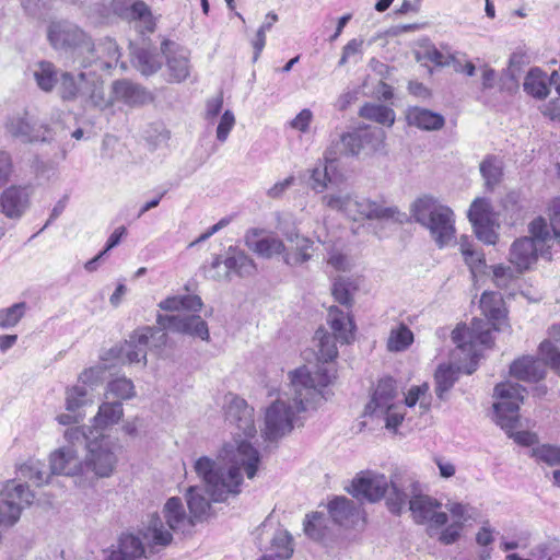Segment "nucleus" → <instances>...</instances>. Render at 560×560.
Here are the masks:
<instances>
[{"label": "nucleus", "instance_id": "1", "mask_svg": "<svg viewBox=\"0 0 560 560\" xmlns=\"http://www.w3.org/2000/svg\"><path fill=\"white\" fill-rule=\"evenodd\" d=\"M225 420L234 427L233 440L220 454L223 466L207 456L199 457L194 465L197 476L203 481L206 492L212 501L222 502L241 492L242 470L248 479L256 476L260 454L248 441L255 438L254 409L246 400L229 394L225 396Z\"/></svg>", "mask_w": 560, "mask_h": 560}, {"label": "nucleus", "instance_id": "2", "mask_svg": "<svg viewBox=\"0 0 560 560\" xmlns=\"http://www.w3.org/2000/svg\"><path fill=\"white\" fill-rule=\"evenodd\" d=\"M289 392L282 393L266 409L264 435L268 441H277L289 434L302 412L316 409L326 400L323 389L336 377L335 372L325 365L315 371L301 366L289 374Z\"/></svg>", "mask_w": 560, "mask_h": 560}, {"label": "nucleus", "instance_id": "3", "mask_svg": "<svg viewBox=\"0 0 560 560\" xmlns=\"http://www.w3.org/2000/svg\"><path fill=\"white\" fill-rule=\"evenodd\" d=\"M392 489L386 506L394 515H400L407 506L417 524L428 525L430 536L444 527L448 521L445 512L440 511L441 503L422 493V486L413 472L395 470L390 475Z\"/></svg>", "mask_w": 560, "mask_h": 560}, {"label": "nucleus", "instance_id": "4", "mask_svg": "<svg viewBox=\"0 0 560 560\" xmlns=\"http://www.w3.org/2000/svg\"><path fill=\"white\" fill-rule=\"evenodd\" d=\"M480 308L486 319L472 318L470 326L458 325L452 332V339L457 348L474 361L478 358V346L491 347V329H498L494 322L503 319L506 314L503 298L498 292H483Z\"/></svg>", "mask_w": 560, "mask_h": 560}, {"label": "nucleus", "instance_id": "5", "mask_svg": "<svg viewBox=\"0 0 560 560\" xmlns=\"http://www.w3.org/2000/svg\"><path fill=\"white\" fill-rule=\"evenodd\" d=\"M415 222L425 228L436 246L442 249L455 241V213L431 195H422L410 205Z\"/></svg>", "mask_w": 560, "mask_h": 560}, {"label": "nucleus", "instance_id": "6", "mask_svg": "<svg viewBox=\"0 0 560 560\" xmlns=\"http://www.w3.org/2000/svg\"><path fill=\"white\" fill-rule=\"evenodd\" d=\"M322 202L331 210L340 211L348 218L357 220H383L402 222L405 213L396 206L388 205L384 200H371L360 198L349 192L328 194L322 197Z\"/></svg>", "mask_w": 560, "mask_h": 560}, {"label": "nucleus", "instance_id": "7", "mask_svg": "<svg viewBox=\"0 0 560 560\" xmlns=\"http://www.w3.org/2000/svg\"><path fill=\"white\" fill-rule=\"evenodd\" d=\"M524 387L514 383H501L494 388L498 401L493 405L497 423L505 430L510 438L523 446H532L537 442V435L529 431L513 430L518 422V409L523 402Z\"/></svg>", "mask_w": 560, "mask_h": 560}, {"label": "nucleus", "instance_id": "8", "mask_svg": "<svg viewBox=\"0 0 560 560\" xmlns=\"http://www.w3.org/2000/svg\"><path fill=\"white\" fill-rule=\"evenodd\" d=\"M158 327L140 328V342H145L150 350L159 351L167 342L166 330L209 340L207 323L199 315H158Z\"/></svg>", "mask_w": 560, "mask_h": 560}, {"label": "nucleus", "instance_id": "9", "mask_svg": "<svg viewBox=\"0 0 560 560\" xmlns=\"http://www.w3.org/2000/svg\"><path fill=\"white\" fill-rule=\"evenodd\" d=\"M47 38L54 49L70 54L83 67H88L100 59L95 55V46L92 38L71 22L57 21L50 23Z\"/></svg>", "mask_w": 560, "mask_h": 560}, {"label": "nucleus", "instance_id": "10", "mask_svg": "<svg viewBox=\"0 0 560 560\" xmlns=\"http://www.w3.org/2000/svg\"><path fill=\"white\" fill-rule=\"evenodd\" d=\"M86 455L83 460V485L92 483L98 478H108L115 470L118 462L117 445L105 434L93 435L92 429H86Z\"/></svg>", "mask_w": 560, "mask_h": 560}, {"label": "nucleus", "instance_id": "11", "mask_svg": "<svg viewBox=\"0 0 560 560\" xmlns=\"http://www.w3.org/2000/svg\"><path fill=\"white\" fill-rule=\"evenodd\" d=\"M163 520L159 515H152L143 533L144 538L154 546H167L173 540L172 532H186L194 526V520L187 515L182 500L177 497L170 498L163 508Z\"/></svg>", "mask_w": 560, "mask_h": 560}, {"label": "nucleus", "instance_id": "12", "mask_svg": "<svg viewBox=\"0 0 560 560\" xmlns=\"http://www.w3.org/2000/svg\"><path fill=\"white\" fill-rule=\"evenodd\" d=\"M530 237L516 240L510 249V261L518 272L536 262L538 255H546L552 242L551 231L545 219L537 218L529 224Z\"/></svg>", "mask_w": 560, "mask_h": 560}, {"label": "nucleus", "instance_id": "13", "mask_svg": "<svg viewBox=\"0 0 560 560\" xmlns=\"http://www.w3.org/2000/svg\"><path fill=\"white\" fill-rule=\"evenodd\" d=\"M63 438L67 444L49 455L50 474L75 477L79 478V485H83V460L79 456V448L86 439V428H69Z\"/></svg>", "mask_w": 560, "mask_h": 560}, {"label": "nucleus", "instance_id": "14", "mask_svg": "<svg viewBox=\"0 0 560 560\" xmlns=\"http://www.w3.org/2000/svg\"><path fill=\"white\" fill-rule=\"evenodd\" d=\"M327 324L332 330L330 336L325 329L319 328L315 332V339L318 341V360L327 363L338 355L336 340L340 343H350L354 339L355 325L349 312H345L337 306L328 310Z\"/></svg>", "mask_w": 560, "mask_h": 560}, {"label": "nucleus", "instance_id": "15", "mask_svg": "<svg viewBox=\"0 0 560 560\" xmlns=\"http://www.w3.org/2000/svg\"><path fill=\"white\" fill-rule=\"evenodd\" d=\"M402 409L397 399L396 382L392 377H385L378 381L364 412L383 420L386 429L396 431L405 418Z\"/></svg>", "mask_w": 560, "mask_h": 560}, {"label": "nucleus", "instance_id": "16", "mask_svg": "<svg viewBox=\"0 0 560 560\" xmlns=\"http://www.w3.org/2000/svg\"><path fill=\"white\" fill-rule=\"evenodd\" d=\"M35 494L23 482L8 480L0 490V540L2 532L14 526L25 508L33 504Z\"/></svg>", "mask_w": 560, "mask_h": 560}, {"label": "nucleus", "instance_id": "17", "mask_svg": "<svg viewBox=\"0 0 560 560\" xmlns=\"http://www.w3.org/2000/svg\"><path fill=\"white\" fill-rule=\"evenodd\" d=\"M4 127L11 137L19 139L23 143L50 142L65 131L60 124L49 127L37 122L27 112L10 116Z\"/></svg>", "mask_w": 560, "mask_h": 560}, {"label": "nucleus", "instance_id": "18", "mask_svg": "<svg viewBox=\"0 0 560 560\" xmlns=\"http://www.w3.org/2000/svg\"><path fill=\"white\" fill-rule=\"evenodd\" d=\"M257 271L255 261L243 250L230 246L224 255L215 256L205 268L206 277L215 281L230 280L231 275L250 277Z\"/></svg>", "mask_w": 560, "mask_h": 560}, {"label": "nucleus", "instance_id": "19", "mask_svg": "<svg viewBox=\"0 0 560 560\" xmlns=\"http://www.w3.org/2000/svg\"><path fill=\"white\" fill-rule=\"evenodd\" d=\"M392 489L390 478L384 474L366 470L361 471L353 478L348 492L359 500H366L369 502H377L388 497Z\"/></svg>", "mask_w": 560, "mask_h": 560}, {"label": "nucleus", "instance_id": "20", "mask_svg": "<svg viewBox=\"0 0 560 560\" xmlns=\"http://www.w3.org/2000/svg\"><path fill=\"white\" fill-rule=\"evenodd\" d=\"M279 230L285 243V250H283V262L285 265L298 267L313 258L315 252L313 240L301 234L296 226H287L280 223Z\"/></svg>", "mask_w": 560, "mask_h": 560}, {"label": "nucleus", "instance_id": "21", "mask_svg": "<svg viewBox=\"0 0 560 560\" xmlns=\"http://www.w3.org/2000/svg\"><path fill=\"white\" fill-rule=\"evenodd\" d=\"M468 219L479 241L487 245H494L497 243L495 218L488 199H475L468 210Z\"/></svg>", "mask_w": 560, "mask_h": 560}, {"label": "nucleus", "instance_id": "22", "mask_svg": "<svg viewBox=\"0 0 560 560\" xmlns=\"http://www.w3.org/2000/svg\"><path fill=\"white\" fill-rule=\"evenodd\" d=\"M161 50L165 56L168 81L180 83L191 72L190 51L174 42L163 40Z\"/></svg>", "mask_w": 560, "mask_h": 560}, {"label": "nucleus", "instance_id": "23", "mask_svg": "<svg viewBox=\"0 0 560 560\" xmlns=\"http://www.w3.org/2000/svg\"><path fill=\"white\" fill-rule=\"evenodd\" d=\"M329 514L335 523L346 528L363 527L365 514L362 508L346 497H336L328 504Z\"/></svg>", "mask_w": 560, "mask_h": 560}, {"label": "nucleus", "instance_id": "24", "mask_svg": "<svg viewBox=\"0 0 560 560\" xmlns=\"http://www.w3.org/2000/svg\"><path fill=\"white\" fill-rule=\"evenodd\" d=\"M80 79L84 82L81 98L101 110L114 105L113 90L106 93L104 81L100 75L92 72H80Z\"/></svg>", "mask_w": 560, "mask_h": 560}, {"label": "nucleus", "instance_id": "25", "mask_svg": "<svg viewBox=\"0 0 560 560\" xmlns=\"http://www.w3.org/2000/svg\"><path fill=\"white\" fill-rule=\"evenodd\" d=\"M31 205V190L27 187L11 186L0 195L2 213L9 219H20Z\"/></svg>", "mask_w": 560, "mask_h": 560}, {"label": "nucleus", "instance_id": "26", "mask_svg": "<svg viewBox=\"0 0 560 560\" xmlns=\"http://www.w3.org/2000/svg\"><path fill=\"white\" fill-rule=\"evenodd\" d=\"M114 104L121 102L128 106L144 105L153 100L152 94L129 80H117L113 83Z\"/></svg>", "mask_w": 560, "mask_h": 560}, {"label": "nucleus", "instance_id": "27", "mask_svg": "<svg viewBox=\"0 0 560 560\" xmlns=\"http://www.w3.org/2000/svg\"><path fill=\"white\" fill-rule=\"evenodd\" d=\"M258 236L259 231L256 229L247 232L245 235V245L252 252L262 258H271L277 255H281L283 258V250H285L284 241L276 235H268L261 238H258Z\"/></svg>", "mask_w": 560, "mask_h": 560}, {"label": "nucleus", "instance_id": "28", "mask_svg": "<svg viewBox=\"0 0 560 560\" xmlns=\"http://www.w3.org/2000/svg\"><path fill=\"white\" fill-rule=\"evenodd\" d=\"M510 373L521 381L538 382L544 378L546 370L545 364L540 360L523 357L511 364Z\"/></svg>", "mask_w": 560, "mask_h": 560}, {"label": "nucleus", "instance_id": "29", "mask_svg": "<svg viewBox=\"0 0 560 560\" xmlns=\"http://www.w3.org/2000/svg\"><path fill=\"white\" fill-rule=\"evenodd\" d=\"M407 121L410 126L423 130H440L445 124V119L441 114L421 107L409 108Z\"/></svg>", "mask_w": 560, "mask_h": 560}, {"label": "nucleus", "instance_id": "30", "mask_svg": "<svg viewBox=\"0 0 560 560\" xmlns=\"http://www.w3.org/2000/svg\"><path fill=\"white\" fill-rule=\"evenodd\" d=\"M124 417V408L120 401H104L100 405L97 413L93 418L94 430L96 434L98 430L106 429L117 424Z\"/></svg>", "mask_w": 560, "mask_h": 560}, {"label": "nucleus", "instance_id": "31", "mask_svg": "<svg viewBox=\"0 0 560 560\" xmlns=\"http://www.w3.org/2000/svg\"><path fill=\"white\" fill-rule=\"evenodd\" d=\"M37 86L44 92H51L58 85L60 71L50 61H38L31 68Z\"/></svg>", "mask_w": 560, "mask_h": 560}, {"label": "nucleus", "instance_id": "32", "mask_svg": "<svg viewBox=\"0 0 560 560\" xmlns=\"http://www.w3.org/2000/svg\"><path fill=\"white\" fill-rule=\"evenodd\" d=\"M550 75L548 77L541 69L533 68L526 74L523 88L524 91L538 100L546 98L549 94Z\"/></svg>", "mask_w": 560, "mask_h": 560}, {"label": "nucleus", "instance_id": "33", "mask_svg": "<svg viewBox=\"0 0 560 560\" xmlns=\"http://www.w3.org/2000/svg\"><path fill=\"white\" fill-rule=\"evenodd\" d=\"M149 347L145 342H140V330H136L119 350V358L127 363H147V352Z\"/></svg>", "mask_w": 560, "mask_h": 560}, {"label": "nucleus", "instance_id": "34", "mask_svg": "<svg viewBox=\"0 0 560 560\" xmlns=\"http://www.w3.org/2000/svg\"><path fill=\"white\" fill-rule=\"evenodd\" d=\"M144 556L141 540L132 534H125L119 539L118 550L112 552L108 560H139Z\"/></svg>", "mask_w": 560, "mask_h": 560}, {"label": "nucleus", "instance_id": "35", "mask_svg": "<svg viewBox=\"0 0 560 560\" xmlns=\"http://www.w3.org/2000/svg\"><path fill=\"white\" fill-rule=\"evenodd\" d=\"M549 336V339L540 343L539 352L542 360L560 373V326H552Z\"/></svg>", "mask_w": 560, "mask_h": 560}, {"label": "nucleus", "instance_id": "36", "mask_svg": "<svg viewBox=\"0 0 560 560\" xmlns=\"http://www.w3.org/2000/svg\"><path fill=\"white\" fill-rule=\"evenodd\" d=\"M362 141L363 153L371 154L384 149L386 133L380 127H360L357 129Z\"/></svg>", "mask_w": 560, "mask_h": 560}, {"label": "nucleus", "instance_id": "37", "mask_svg": "<svg viewBox=\"0 0 560 560\" xmlns=\"http://www.w3.org/2000/svg\"><path fill=\"white\" fill-rule=\"evenodd\" d=\"M431 404L432 396L427 383L411 386L405 396V406L413 408L418 405L420 415L427 413L431 408Z\"/></svg>", "mask_w": 560, "mask_h": 560}, {"label": "nucleus", "instance_id": "38", "mask_svg": "<svg viewBox=\"0 0 560 560\" xmlns=\"http://www.w3.org/2000/svg\"><path fill=\"white\" fill-rule=\"evenodd\" d=\"M84 82L80 79V73L73 75L70 72H61L58 81V92L63 101H73L82 96Z\"/></svg>", "mask_w": 560, "mask_h": 560}, {"label": "nucleus", "instance_id": "39", "mask_svg": "<svg viewBox=\"0 0 560 560\" xmlns=\"http://www.w3.org/2000/svg\"><path fill=\"white\" fill-rule=\"evenodd\" d=\"M159 307L168 312L180 310L198 312L202 307V301L198 295H174L161 301Z\"/></svg>", "mask_w": 560, "mask_h": 560}, {"label": "nucleus", "instance_id": "40", "mask_svg": "<svg viewBox=\"0 0 560 560\" xmlns=\"http://www.w3.org/2000/svg\"><path fill=\"white\" fill-rule=\"evenodd\" d=\"M19 477L32 481L35 486L47 483L51 474L46 470L44 463L30 459L22 464L18 470Z\"/></svg>", "mask_w": 560, "mask_h": 560}, {"label": "nucleus", "instance_id": "41", "mask_svg": "<svg viewBox=\"0 0 560 560\" xmlns=\"http://www.w3.org/2000/svg\"><path fill=\"white\" fill-rule=\"evenodd\" d=\"M359 115L387 127H392L395 122L394 110L383 104L368 103L360 108Z\"/></svg>", "mask_w": 560, "mask_h": 560}, {"label": "nucleus", "instance_id": "42", "mask_svg": "<svg viewBox=\"0 0 560 560\" xmlns=\"http://www.w3.org/2000/svg\"><path fill=\"white\" fill-rule=\"evenodd\" d=\"M480 173L485 179L488 189H493L501 180L503 175L502 161L495 156L489 155L480 163Z\"/></svg>", "mask_w": 560, "mask_h": 560}, {"label": "nucleus", "instance_id": "43", "mask_svg": "<svg viewBox=\"0 0 560 560\" xmlns=\"http://www.w3.org/2000/svg\"><path fill=\"white\" fill-rule=\"evenodd\" d=\"M325 162H319L315 167L311 170V188L317 192L324 191L328 184L332 182L329 170L334 159L325 154Z\"/></svg>", "mask_w": 560, "mask_h": 560}, {"label": "nucleus", "instance_id": "44", "mask_svg": "<svg viewBox=\"0 0 560 560\" xmlns=\"http://www.w3.org/2000/svg\"><path fill=\"white\" fill-rule=\"evenodd\" d=\"M187 505L192 520H201L210 510V501L202 495L198 487H189L186 493Z\"/></svg>", "mask_w": 560, "mask_h": 560}, {"label": "nucleus", "instance_id": "45", "mask_svg": "<svg viewBox=\"0 0 560 560\" xmlns=\"http://www.w3.org/2000/svg\"><path fill=\"white\" fill-rule=\"evenodd\" d=\"M136 394L133 382L125 376L116 377L106 385V398L113 396L119 400H129L132 399Z\"/></svg>", "mask_w": 560, "mask_h": 560}, {"label": "nucleus", "instance_id": "46", "mask_svg": "<svg viewBox=\"0 0 560 560\" xmlns=\"http://www.w3.org/2000/svg\"><path fill=\"white\" fill-rule=\"evenodd\" d=\"M270 551L275 558L280 560H285L292 557L293 555V545H292V536L285 529L279 528L272 539L270 545Z\"/></svg>", "mask_w": 560, "mask_h": 560}, {"label": "nucleus", "instance_id": "47", "mask_svg": "<svg viewBox=\"0 0 560 560\" xmlns=\"http://www.w3.org/2000/svg\"><path fill=\"white\" fill-rule=\"evenodd\" d=\"M446 508L454 522L462 527L468 522H477L481 515L477 508L468 503L453 502L448 503Z\"/></svg>", "mask_w": 560, "mask_h": 560}, {"label": "nucleus", "instance_id": "48", "mask_svg": "<svg viewBox=\"0 0 560 560\" xmlns=\"http://www.w3.org/2000/svg\"><path fill=\"white\" fill-rule=\"evenodd\" d=\"M413 342V332L404 324L393 328L387 339V349L392 352L405 351Z\"/></svg>", "mask_w": 560, "mask_h": 560}, {"label": "nucleus", "instance_id": "49", "mask_svg": "<svg viewBox=\"0 0 560 560\" xmlns=\"http://www.w3.org/2000/svg\"><path fill=\"white\" fill-rule=\"evenodd\" d=\"M357 290V284L346 276H340L332 283V295L335 300L347 307H351L353 299L352 294Z\"/></svg>", "mask_w": 560, "mask_h": 560}, {"label": "nucleus", "instance_id": "50", "mask_svg": "<svg viewBox=\"0 0 560 560\" xmlns=\"http://www.w3.org/2000/svg\"><path fill=\"white\" fill-rule=\"evenodd\" d=\"M92 401L91 392L83 385L77 384L66 390V409L70 412H74Z\"/></svg>", "mask_w": 560, "mask_h": 560}, {"label": "nucleus", "instance_id": "51", "mask_svg": "<svg viewBox=\"0 0 560 560\" xmlns=\"http://www.w3.org/2000/svg\"><path fill=\"white\" fill-rule=\"evenodd\" d=\"M135 60L138 70L143 75H151L161 68L159 55L145 48L138 49L135 52Z\"/></svg>", "mask_w": 560, "mask_h": 560}, {"label": "nucleus", "instance_id": "52", "mask_svg": "<svg viewBox=\"0 0 560 560\" xmlns=\"http://www.w3.org/2000/svg\"><path fill=\"white\" fill-rule=\"evenodd\" d=\"M27 310L25 302L15 303L0 310V328L8 329L15 327L23 318Z\"/></svg>", "mask_w": 560, "mask_h": 560}, {"label": "nucleus", "instance_id": "53", "mask_svg": "<svg viewBox=\"0 0 560 560\" xmlns=\"http://www.w3.org/2000/svg\"><path fill=\"white\" fill-rule=\"evenodd\" d=\"M435 393L443 399L444 394L452 388L455 383L454 371L450 366L440 365L434 375Z\"/></svg>", "mask_w": 560, "mask_h": 560}, {"label": "nucleus", "instance_id": "54", "mask_svg": "<svg viewBox=\"0 0 560 560\" xmlns=\"http://www.w3.org/2000/svg\"><path fill=\"white\" fill-rule=\"evenodd\" d=\"M532 456L549 466L560 465V447L542 444L532 450Z\"/></svg>", "mask_w": 560, "mask_h": 560}, {"label": "nucleus", "instance_id": "55", "mask_svg": "<svg viewBox=\"0 0 560 560\" xmlns=\"http://www.w3.org/2000/svg\"><path fill=\"white\" fill-rule=\"evenodd\" d=\"M324 515L320 513H313L312 515H307L306 521L304 522V532L305 534L314 539L319 540L324 537Z\"/></svg>", "mask_w": 560, "mask_h": 560}, {"label": "nucleus", "instance_id": "56", "mask_svg": "<svg viewBox=\"0 0 560 560\" xmlns=\"http://www.w3.org/2000/svg\"><path fill=\"white\" fill-rule=\"evenodd\" d=\"M105 366H92L85 369L79 376V383L89 386L91 389L102 383L105 374Z\"/></svg>", "mask_w": 560, "mask_h": 560}, {"label": "nucleus", "instance_id": "57", "mask_svg": "<svg viewBox=\"0 0 560 560\" xmlns=\"http://www.w3.org/2000/svg\"><path fill=\"white\" fill-rule=\"evenodd\" d=\"M491 269L493 282L498 288H508L515 279V272L509 266L500 264L492 266Z\"/></svg>", "mask_w": 560, "mask_h": 560}, {"label": "nucleus", "instance_id": "58", "mask_svg": "<svg viewBox=\"0 0 560 560\" xmlns=\"http://www.w3.org/2000/svg\"><path fill=\"white\" fill-rule=\"evenodd\" d=\"M98 49L106 54V58L101 60V69L112 68L119 59V49L117 44L112 39H106L100 44Z\"/></svg>", "mask_w": 560, "mask_h": 560}, {"label": "nucleus", "instance_id": "59", "mask_svg": "<svg viewBox=\"0 0 560 560\" xmlns=\"http://www.w3.org/2000/svg\"><path fill=\"white\" fill-rule=\"evenodd\" d=\"M235 122H236V120H235V116H234L233 112L230 109H226L222 114V116L219 120L218 127H217L218 141L223 143L228 140V137H229L231 130L235 126Z\"/></svg>", "mask_w": 560, "mask_h": 560}, {"label": "nucleus", "instance_id": "60", "mask_svg": "<svg viewBox=\"0 0 560 560\" xmlns=\"http://www.w3.org/2000/svg\"><path fill=\"white\" fill-rule=\"evenodd\" d=\"M130 16L135 20H140L144 24L148 32H153L154 23L148 5L144 2H136L130 8Z\"/></svg>", "mask_w": 560, "mask_h": 560}, {"label": "nucleus", "instance_id": "61", "mask_svg": "<svg viewBox=\"0 0 560 560\" xmlns=\"http://www.w3.org/2000/svg\"><path fill=\"white\" fill-rule=\"evenodd\" d=\"M341 143L347 154L359 155L363 153L362 141L360 140L358 130L342 135Z\"/></svg>", "mask_w": 560, "mask_h": 560}, {"label": "nucleus", "instance_id": "62", "mask_svg": "<svg viewBox=\"0 0 560 560\" xmlns=\"http://www.w3.org/2000/svg\"><path fill=\"white\" fill-rule=\"evenodd\" d=\"M556 549L553 539L537 544L532 550L530 556L536 560H556Z\"/></svg>", "mask_w": 560, "mask_h": 560}, {"label": "nucleus", "instance_id": "63", "mask_svg": "<svg viewBox=\"0 0 560 560\" xmlns=\"http://www.w3.org/2000/svg\"><path fill=\"white\" fill-rule=\"evenodd\" d=\"M312 120L313 113L311 109L304 108L290 121V127L304 133L308 130Z\"/></svg>", "mask_w": 560, "mask_h": 560}, {"label": "nucleus", "instance_id": "64", "mask_svg": "<svg viewBox=\"0 0 560 560\" xmlns=\"http://www.w3.org/2000/svg\"><path fill=\"white\" fill-rule=\"evenodd\" d=\"M550 211V226L551 228V236L552 241L556 237H560V198L553 200L552 205L549 208Z\"/></svg>", "mask_w": 560, "mask_h": 560}]
</instances>
